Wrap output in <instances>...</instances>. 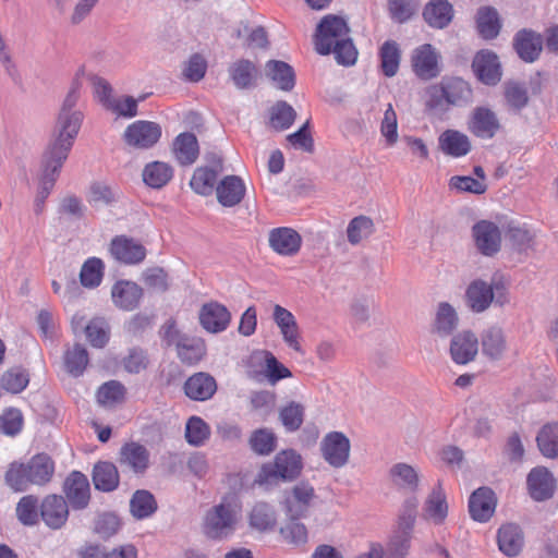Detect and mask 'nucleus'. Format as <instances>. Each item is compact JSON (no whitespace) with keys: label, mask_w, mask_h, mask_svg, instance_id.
Listing matches in <instances>:
<instances>
[{"label":"nucleus","mask_w":558,"mask_h":558,"mask_svg":"<svg viewBox=\"0 0 558 558\" xmlns=\"http://www.w3.org/2000/svg\"><path fill=\"white\" fill-rule=\"evenodd\" d=\"M78 88V83L75 81L62 104L52 136L46 148L70 154L83 122V113L74 109L80 98Z\"/></svg>","instance_id":"obj_1"},{"label":"nucleus","mask_w":558,"mask_h":558,"mask_svg":"<svg viewBox=\"0 0 558 558\" xmlns=\"http://www.w3.org/2000/svg\"><path fill=\"white\" fill-rule=\"evenodd\" d=\"M241 514V504L235 495L221 498L205 514L203 530L213 539L227 538L235 531Z\"/></svg>","instance_id":"obj_2"},{"label":"nucleus","mask_w":558,"mask_h":558,"mask_svg":"<svg viewBox=\"0 0 558 558\" xmlns=\"http://www.w3.org/2000/svg\"><path fill=\"white\" fill-rule=\"evenodd\" d=\"M417 499L404 500L397 524L392 529L386 545V558H407L411 548L416 517Z\"/></svg>","instance_id":"obj_3"},{"label":"nucleus","mask_w":558,"mask_h":558,"mask_svg":"<svg viewBox=\"0 0 558 558\" xmlns=\"http://www.w3.org/2000/svg\"><path fill=\"white\" fill-rule=\"evenodd\" d=\"M303 470V460L300 453L293 449L278 452L272 462L263 464L255 483L260 486L277 485L279 482L295 480Z\"/></svg>","instance_id":"obj_4"},{"label":"nucleus","mask_w":558,"mask_h":558,"mask_svg":"<svg viewBox=\"0 0 558 558\" xmlns=\"http://www.w3.org/2000/svg\"><path fill=\"white\" fill-rule=\"evenodd\" d=\"M68 156L69 155L64 153L48 148L44 150L40 161L39 189L34 203V211L36 215L43 214L45 202L51 193Z\"/></svg>","instance_id":"obj_5"},{"label":"nucleus","mask_w":558,"mask_h":558,"mask_svg":"<svg viewBox=\"0 0 558 558\" xmlns=\"http://www.w3.org/2000/svg\"><path fill=\"white\" fill-rule=\"evenodd\" d=\"M465 300L468 306L475 313L486 311L493 301L499 305L508 302L506 287L501 280H494L489 284L482 279H476L469 284Z\"/></svg>","instance_id":"obj_6"},{"label":"nucleus","mask_w":558,"mask_h":558,"mask_svg":"<svg viewBox=\"0 0 558 558\" xmlns=\"http://www.w3.org/2000/svg\"><path fill=\"white\" fill-rule=\"evenodd\" d=\"M473 90L470 84L460 77L445 78L439 85L430 89V102L434 107L448 106L463 107L472 102Z\"/></svg>","instance_id":"obj_7"},{"label":"nucleus","mask_w":558,"mask_h":558,"mask_svg":"<svg viewBox=\"0 0 558 558\" xmlns=\"http://www.w3.org/2000/svg\"><path fill=\"white\" fill-rule=\"evenodd\" d=\"M349 27L347 21L339 15H326L317 26L315 47L322 54H328L333 46L347 39Z\"/></svg>","instance_id":"obj_8"},{"label":"nucleus","mask_w":558,"mask_h":558,"mask_svg":"<svg viewBox=\"0 0 558 558\" xmlns=\"http://www.w3.org/2000/svg\"><path fill=\"white\" fill-rule=\"evenodd\" d=\"M350 449V439L341 432H330L320 441L323 458L329 465L337 469L348 463Z\"/></svg>","instance_id":"obj_9"},{"label":"nucleus","mask_w":558,"mask_h":558,"mask_svg":"<svg viewBox=\"0 0 558 558\" xmlns=\"http://www.w3.org/2000/svg\"><path fill=\"white\" fill-rule=\"evenodd\" d=\"M317 495L313 485L306 481L295 484L284 498V508L291 519L304 517L314 505Z\"/></svg>","instance_id":"obj_10"},{"label":"nucleus","mask_w":558,"mask_h":558,"mask_svg":"<svg viewBox=\"0 0 558 558\" xmlns=\"http://www.w3.org/2000/svg\"><path fill=\"white\" fill-rule=\"evenodd\" d=\"M66 500L74 510L85 509L90 500V485L87 476L78 471L69 474L63 483Z\"/></svg>","instance_id":"obj_11"},{"label":"nucleus","mask_w":558,"mask_h":558,"mask_svg":"<svg viewBox=\"0 0 558 558\" xmlns=\"http://www.w3.org/2000/svg\"><path fill=\"white\" fill-rule=\"evenodd\" d=\"M161 136L159 124L150 121H136L129 125L124 132L126 144L136 148H149Z\"/></svg>","instance_id":"obj_12"},{"label":"nucleus","mask_w":558,"mask_h":558,"mask_svg":"<svg viewBox=\"0 0 558 558\" xmlns=\"http://www.w3.org/2000/svg\"><path fill=\"white\" fill-rule=\"evenodd\" d=\"M118 462L121 468L129 469L136 475H142L149 468L150 453L145 446L138 442H126L120 449Z\"/></svg>","instance_id":"obj_13"},{"label":"nucleus","mask_w":558,"mask_h":558,"mask_svg":"<svg viewBox=\"0 0 558 558\" xmlns=\"http://www.w3.org/2000/svg\"><path fill=\"white\" fill-rule=\"evenodd\" d=\"M110 253L116 260L125 265L140 264L146 257L144 245L125 235H117L111 240Z\"/></svg>","instance_id":"obj_14"},{"label":"nucleus","mask_w":558,"mask_h":558,"mask_svg":"<svg viewBox=\"0 0 558 558\" xmlns=\"http://www.w3.org/2000/svg\"><path fill=\"white\" fill-rule=\"evenodd\" d=\"M478 352V338L470 330L456 333L450 341L449 353L452 361L465 365L476 357Z\"/></svg>","instance_id":"obj_15"},{"label":"nucleus","mask_w":558,"mask_h":558,"mask_svg":"<svg viewBox=\"0 0 558 558\" xmlns=\"http://www.w3.org/2000/svg\"><path fill=\"white\" fill-rule=\"evenodd\" d=\"M473 236L477 250L486 256H493L500 250L501 233L497 225L481 220L473 226Z\"/></svg>","instance_id":"obj_16"},{"label":"nucleus","mask_w":558,"mask_h":558,"mask_svg":"<svg viewBox=\"0 0 558 558\" xmlns=\"http://www.w3.org/2000/svg\"><path fill=\"white\" fill-rule=\"evenodd\" d=\"M424 22L434 29L448 27L454 19V8L449 0H429L423 8Z\"/></svg>","instance_id":"obj_17"},{"label":"nucleus","mask_w":558,"mask_h":558,"mask_svg":"<svg viewBox=\"0 0 558 558\" xmlns=\"http://www.w3.org/2000/svg\"><path fill=\"white\" fill-rule=\"evenodd\" d=\"M40 517L51 529L62 527L69 518V505L60 495H48L40 505Z\"/></svg>","instance_id":"obj_18"},{"label":"nucleus","mask_w":558,"mask_h":558,"mask_svg":"<svg viewBox=\"0 0 558 558\" xmlns=\"http://www.w3.org/2000/svg\"><path fill=\"white\" fill-rule=\"evenodd\" d=\"M474 23L477 34L485 40L497 38L502 28L499 11L490 5H482L476 10Z\"/></svg>","instance_id":"obj_19"},{"label":"nucleus","mask_w":558,"mask_h":558,"mask_svg":"<svg viewBox=\"0 0 558 558\" xmlns=\"http://www.w3.org/2000/svg\"><path fill=\"white\" fill-rule=\"evenodd\" d=\"M230 320L231 314L229 310L218 302L205 303L199 311L202 327L213 333L226 330Z\"/></svg>","instance_id":"obj_20"},{"label":"nucleus","mask_w":558,"mask_h":558,"mask_svg":"<svg viewBox=\"0 0 558 558\" xmlns=\"http://www.w3.org/2000/svg\"><path fill=\"white\" fill-rule=\"evenodd\" d=\"M497 499L489 487H480L469 499V512L473 520L487 522L494 514Z\"/></svg>","instance_id":"obj_21"},{"label":"nucleus","mask_w":558,"mask_h":558,"mask_svg":"<svg viewBox=\"0 0 558 558\" xmlns=\"http://www.w3.org/2000/svg\"><path fill=\"white\" fill-rule=\"evenodd\" d=\"M482 353L490 361L501 360L508 351L505 330L499 326H489L481 333Z\"/></svg>","instance_id":"obj_22"},{"label":"nucleus","mask_w":558,"mask_h":558,"mask_svg":"<svg viewBox=\"0 0 558 558\" xmlns=\"http://www.w3.org/2000/svg\"><path fill=\"white\" fill-rule=\"evenodd\" d=\"M512 46L520 59L532 62L542 52L543 38L538 33L523 28L514 35Z\"/></svg>","instance_id":"obj_23"},{"label":"nucleus","mask_w":558,"mask_h":558,"mask_svg":"<svg viewBox=\"0 0 558 558\" xmlns=\"http://www.w3.org/2000/svg\"><path fill=\"white\" fill-rule=\"evenodd\" d=\"M269 245L278 254L283 256L295 255L302 244L301 235L292 228L280 227L269 232Z\"/></svg>","instance_id":"obj_24"},{"label":"nucleus","mask_w":558,"mask_h":558,"mask_svg":"<svg viewBox=\"0 0 558 558\" xmlns=\"http://www.w3.org/2000/svg\"><path fill=\"white\" fill-rule=\"evenodd\" d=\"M99 0H49L50 8L59 15L68 14L72 24H80L93 11Z\"/></svg>","instance_id":"obj_25"},{"label":"nucleus","mask_w":558,"mask_h":558,"mask_svg":"<svg viewBox=\"0 0 558 558\" xmlns=\"http://www.w3.org/2000/svg\"><path fill=\"white\" fill-rule=\"evenodd\" d=\"M526 483L531 497L536 501L549 499L554 494L555 478L544 466L532 469Z\"/></svg>","instance_id":"obj_26"},{"label":"nucleus","mask_w":558,"mask_h":558,"mask_svg":"<svg viewBox=\"0 0 558 558\" xmlns=\"http://www.w3.org/2000/svg\"><path fill=\"white\" fill-rule=\"evenodd\" d=\"M500 128L496 113L486 107H476L469 123V130L477 137L492 138Z\"/></svg>","instance_id":"obj_27"},{"label":"nucleus","mask_w":558,"mask_h":558,"mask_svg":"<svg viewBox=\"0 0 558 558\" xmlns=\"http://www.w3.org/2000/svg\"><path fill=\"white\" fill-rule=\"evenodd\" d=\"M142 296L143 289L132 281H118L111 289V298L114 305L124 311L136 308Z\"/></svg>","instance_id":"obj_28"},{"label":"nucleus","mask_w":558,"mask_h":558,"mask_svg":"<svg viewBox=\"0 0 558 558\" xmlns=\"http://www.w3.org/2000/svg\"><path fill=\"white\" fill-rule=\"evenodd\" d=\"M217 391L216 379L208 373H196L190 376L184 384L185 395L195 401H206Z\"/></svg>","instance_id":"obj_29"},{"label":"nucleus","mask_w":558,"mask_h":558,"mask_svg":"<svg viewBox=\"0 0 558 558\" xmlns=\"http://www.w3.org/2000/svg\"><path fill=\"white\" fill-rule=\"evenodd\" d=\"M245 184L238 175L225 177L216 187L218 202L225 207H233L245 196Z\"/></svg>","instance_id":"obj_30"},{"label":"nucleus","mask_w":558,"mask_h":558,"mask_svg":"<svg viewBox=\"0 0 558 558\" xmlns=\"http://www.w3.org/2000/svg\"><path fill=\"white\" fill-rule=\"evenodd\" d=\"M459 316L448 302H440L437 306L432 324V333L440 338H448L457 329Z\"/></svg>","instance_id":"obj_31"},{"label":"nucleus","mask_w":558,"mask_h":558,"mask_svg":"<svg viewBox=\"0 0 558 558\" xmlns=\"http://www.w3.org/2000/svg\"><path fill=\"white\" fill-rule=\"evenodd\" d=\"M438 145L444 154L454 158L465 156L471 150L469 137L457 130L444 131L438 137Z\"/></svg>","instance_id":"obj_32"},{"label":"nucleus","mask_w":558,"mask_h":558,"mask_svg":"<svg viewBox=\"0 0 558 558\" xmlns=\"http://www.w3.org/2000/svg\"><path fill=\"white\" fill-rule=\"evenodd\" d=\"M389 478L399 490L415 493L420 485L417 471L410 464L399 462L393 464L388 472Z\"/></svg>","instance_id":"obj_33"},{"label":"nucleus","mask_w":558,"mask_h":558,"mask_svg":"<svg viewBox=\"0 0 558 558\" xmlns=\"http://www.w3.org/2000/svg\"><path fill=\"white\" fill-rule=\"evenodd\" d=\"M410 62L414 70H436L442 65V57L437 47L422 44L411 51Z\"/></svg>","instance_id":"obj_34"},{"label":"nucleus","mask_w":558,"mask_h":558,"mask_svg":"<svg viewBox=\"0 0 558 558\" xmlns=\"http://www.w3.org/2000/svg\"><path fill=\"white\" fill-rule=\"evenodd\" d=\"M93 482L95 488L101 492H113L118 488L120 476L117 466L108 461H100L94 465Z\"/></svg>","instance_id":"obj_35"},{"label":"nucleus","mask_w":558,"mask_h":558,"mask_svg":"<svg viewBox=\"0 0 558 558\" xmlns=\"http://www.w3.org/2000/svg\"><path fill=\"white\" fill-rule=\"evenodd\" d=\"M499 549L509 557L517 556L523 546L521 529L512 523L502 525L497 535Z\"/></svg>","instance_id":"obj_36"},{"label":"nucleus","mask_w":558,"mask_h":558,"mask_svg":"<svg viewBox=\"0 0 558 558\" xmlns=\"http://www.w3.org/2000/svg\"><path fill=\"white\" fill-rule=\"evenodd\" d=\"M173 153L180 165L195 162L199 154L196 136L189 132L179 134L173 142Z\"/></svg>","instance_id":"obj_37"},{"label":"nucleus","mask_w":558,"mask_h":558,"mask_svg":"<svg viewBox=\"0 0 558 558\" xmlns=\"http://www.w3.org/2000/svg\"><path fill=\"white\" fill-rule=\"evenodd\" d=\"M26 464L32 484L44 485L51 480L54 472V463L48 454H36Z\"/></svg>","instance_id":"obj_38"},{"label":"nucleus","mask_w":558,"mask_h":558,"mask_svg":"<svg viewBox=\"0 0 558 558\" xmlns=\"http://www.w3.org/2000/svg\"><path fill=\"white\" fill-rule=\"evenodd\" d=\"M425 517L435 524H441L448 514L446 495L441 486L435 487L424 505Z\"/></svg>","instance_id":"obj_39"},{"label":"nucleus","mask_w":558,"mask_h":558,"mask_svg":"<svg viewBox=\"0 0 558 558\" xmlns=\"http://www.w3.org/2000/svg\"><path fill=\"white\" fill-rule=\"evenodd\" d=\"M222 169L221 161L219 160L215 169L201 167L194 171L190 181L193 191L201 195H210L214 191L218 172Z\"/></svg>","instance_id":"obj_40"},{"label":"nucleus","mask_w":558,"mask_h":558,"mask_svg":"<svg viewBox=\"0 0 558 558\" xmlns=\"http://www.w3.org/2000/svg\"><path fill=\"white\" fill-rule=\"evenodd\" d=\"M536 444L544 457L558 458V423L545 424L536 436Z\"/></svg>","instance_id":"obj_41"},{"label":"nucleus","mask_w":558,"mask_h":558,"mask_svg":"<svg viewBox=\"0 0 558 558\" xmlns=\"http://www.w3.org/2000/svg\"><path fill=\"white\" fill-rule=\"evenodd\" d=\"M172 175V168L161 161L150 162L143 170L144 182L153 189L163 187L171 180Z\"/></svg>","instance_id":"obj_42"},{"label":"nucleus","mask_w":558,"mask_h":558,"mask_svg":"<svg viewBox=\"0 0 558 558\" xmlns=\"http://www.w3.org/2000/svg\"><path fill=\"white\" fill-rule=\"evenodd\" d=\"M375 232V225L372 218L360 215L350 220L347 227V238L351 245H359L363 240L368 239Z\"/></svg>","instance_id":"obj_43"},{"label":"nucleus","mask_w":558,"mask_h":558,"mask_svg":"<svg viewBox=\"0 0 558 558\" xmlns=\"http://www.w3.org/2000/svg\"><path fill=\"white\" fill-rule=\"evenodd\" d=\"M130 510L134 518L145 519L156 512L157 501L150 492L140 489L131 498Z\"/></svg>","instance_id":"obj_44"},{"label":"nucleus","mask_w":558,"mask_h":558,"mask_svg":"<svg viewBox=\"0 0 558 558\" xmlns=\"http://www.w3.org/2000/svg\"><path fill=\"white\" fill-rule=\"evenodd\" d=\"M420 8V0H388L387 11L389 17L399 24L412 20Z\"/></svg>","instance_id":"obj_45"},{"label":"nucleus","mask_w":558,"mask_h":558,"mask_svg":"<svg viewBox=\"0 0 558 558\" xmlns=\"http://www.w3.org/2000/svg\"><path fill=\"white\" fill-rule=\"evenodd\" d=\"M277 517L274 508L266 502H257L250 513V524L258 531H267L275 527Z\"/></svg>","instance_id":"obj_46"},{"label":"nucleus","mask_w":558,"mask_h":558,"mask_svg":"<svg viewBox=\"0 0 558 558\" xmlns=\"http://www.w3.org/2000/svg\"><path fill=\"white\" fill-rule=\"evenodd\" d=\"M88 364L87 350L81 344H74L64 353V366L74 377L81 376Z\"/></svg>","instance_id":"obj_47"},{"label":"nucleus","mask_w":558,"mask_h":558,"mask_svg":"<svg viewBox=\"0 0 558 558\" xmlns=\"http://www.w3.org/2000/svg\"><path fill=\"white\" fill-rule=\"evenodd\" d=\"M248 442L255 453L268 456L277 447V436L269 428H258L251 434Z\"/></svg>","instance_id":"obj_48"},{"label":"nucleus","mask_w":558,"mask_h":558,"mask_svg":"<svg viewBox=\"0 0 558 558\" xmlns=\"http://www.w3.org/2000/svg\"><path fill=\"white\" fill-rule=\"evenodd\" d=\"M234 33L239 39H242V45L252 50L265 48L268 44L267 34L263 27L243 24L240 25Z\"/></svg>","instance_id":"obj_49"},{"label":"nucleus","mask_w":558,"mask_h":558,"mask_svg":"<svg viewBox=\"0 0 558 558\" xmlns=\"http://www.w3.org/2000/svg\"><path fill=\"white\" fill-rule=\"evenodd\" d=\"M178 356L183 363L195 364L202 360L205 354V348L199 339L191 338L186 336L175 347Z\"/></svg>","instance_id":"obj_50"},{"label":"nucleus","mask_w":558,"mask_h":558,"mask_svg":"<svg viewBox=\"0 0 558 558\" xmlns=\"http://www.w3.org/2000/svg\"><path fill=\"white\" fill-rule=\"evenodd\" d=\"M104 269L105 264L100 258H88L80 272L81 284L85 288L98 287L102 280Z\"/></svg>","instance_id":"obj_51"},{"label":"nucleus","mask_w":558,"mask_h":558,"mask_svg":"<svg viewBox=\"0 0 558 558\" xmlns=\"http://www.w3.org/2000/svg\"><path fill=\"white\" fill-rule=\"evenodd\" d=\"M305 408L303 404L291 401L279 412V417L288 432H296L304 422Z\"/></svg>","instance_id":"obj_52"},{"label":"nucleus","mask_w":558,"mask_h":558,"mask_svg":"<svg viewBox=\"0 0 558 558\" xmlns=\"http://www.w3.org/2000/svg\"><path fill=\"white\" fill-rule=\"evenodd\" d=\"M295 110L286 101H278L270 111V124L277 131L291 126L295 120Z\"/></svg>","instance_id":"obj_53"},{"label":"nucleus","mask_w":558,"mask_h":558,"mask_svg":"<svg viewBox=\"0 0 558 558\" xmlns=\"http://www.w3.org/2000/svg\"><path fill=\"white\" fill-rule=\"evenodd\" d=\"M210 436V427L198 416L189 418L185 426V438L190 445L202 446Z\"/></svg>","instance_id":"obj_54"},{"label":"nucleus","mask_w":558,"mask_h":558,"mask_svg":"<svg viewBox=\"0 0 558 558\" xmlns=\"http://www.w3.org/2000/svg\"><path fill=\"white\" fill-rule=\"evenodd\" d=\"M28 381V374L22 368L14 367L3 373L0 385L8 392L19 393L26 388Z\"/></svg>","instance_id":"obj_55"},{"label":"nucleus","mask_w":558,"mask_h":558,"mask_svg":"<svg viewBox=\"0 0 558 558\" xmlns=\"http://www.w3.org/2000/svg\"><path fill=\"white\" fill-rule=\"evenodd\" d=\"M85 333L93 347L102 348L109 340V327L104 318L95 317L86 324Z\"/></svg>","instance_id":"obj_56"},{"label":"nucleus","mask_w":558,"mask_h":558,"mask_svg":"<svg viewBox=\"0 0 558 558\" xmlns=\"http://www.w3.org/2000/svg\"><path fill=\"white\" fill-rule=\"evenodd\" d=\"M5 483L15 492H25L32 484L27 464L12 463L5 473Z\"/></svg>","instance_id":"obj_57"},{"label":"nucleus","mask_w":558,"mask_h":558,"mask_svg":"<svg viewBox=\"0 0 558 558\" xmlns=\"http://www.w3.org/2000/svg\"><path fill=\"white\" fill-rule=\"evenodd\" d=\"M383 70H397L401 62V49L397 41L386 40L378 49Z\"/></svg>","instance_id":"obj_58"},{"label":"nucleus","mask_w":558,"mask_h":558,"mask_svg":"<svg viewBox=\"0 0 558 558\" xmlns=\"http://www.w3.org/2000/svg\"><path fill=\"white\" fill-rule=\"evenodd\" d=\"M264 372L267 380L271 385H275L277 381L292 376L290 369L280 363L277 357L268 351L265 352Z\"/></svg>","instance_id":"obj_59"},{"label":"nucleus","mask_w":558,"mask_h":558,"mask_svg":"<svg viewBox=\"0 0 558 558\" xmlns=\"http://www.w3.org/2000/svg\"><path fill=\"white\" fill-rule=\"evenodd\" d=\"M125 388L116 380L104 384L98 390V401L105 405H113L123 401Z\"/></svg>","instance_id":"obj_60"},{"label":"nucleus","mask_w":558,"mask_h":558,"mask_svg":"<svg viewBox=\"0 0 558 558\" xmlns=\"http://www.w3.org/2000/svg\"><path fill=\"white\" fill-rule=\"evenodd\" d=\"M19 520L25 525H33L38 520V500L29 495L23 497L16 506Z\"/></svg>","instance_id":"obj_61"},{"label":"nucleus","mask_w":558,"mask_h":558,"mask_svg":"<svg viewBox=\"0 0 558 558\" xmlns=\"http://www.w3.org/2000/svg\"><path fill=\"white\" fill-rule=\"evenodd\" d=\"M146 96H141L135 99L131 96H123L113 98L111 104H108V111L125 118H133L137 114V102L143 101Z\"/></svg>","instance_id":"obj_62"},{"label":"nucleus","mask_w":558,"mask_h":558,"mask_svg":"<svg viewBox=\"0 0 558 558\" xmlns=\"http://www.w3.org/2000/svg\"><path fill=\"white\" fill-rule=\"evenodd\" d=\"M505 98L507 104L515 110L524 108L529 100L525 86L513 81L505 84Z\"/></svg>","instance_id":"obj_63"},{"label":"nucleus","mask_w":558,"mask_h":558,"mask_svg":"<svg viewBox=\"0 0 558 558\" xmlns=\"http://www.w3.org/2000/svg\"><path fill=\"white\" fill-rule=\"evenodd\" d=\"M89 82L93 86V92L96 99L107 110L108 104H111L113 98H116L113 96V87L107 80L97 74H92L89 76Z\"/></svg>","instance_id":"obj_64"}]
</instances>
